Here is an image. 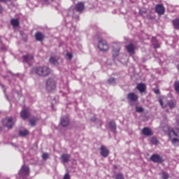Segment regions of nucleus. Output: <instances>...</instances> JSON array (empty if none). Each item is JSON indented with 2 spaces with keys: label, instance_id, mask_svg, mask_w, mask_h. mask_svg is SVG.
I'll list each match as a JSON object with an SVG mask.
<instances>
[{
  "label": "nucleus",
  "instance_id": "1",
  "mask_svg": "<svg viewBox=\"0 0 179 179\" xmlns=\"http://www.w3.org/2000/svg\"><path fill=\"white\" fill-rule=\"evenodd\" d=\"M34 72H35L38 76L45 78L51 73V69L47 66H36L34 68Z\"/></svg>",
  "mask_w": 179,
  "mask_h": 179
},
{
  "label": "nucleus",
  "instance_id": "2",
  "mask_svg": "<svg viewBox=\"0 0 179 179\" xmlns=\"http://www.w3.org/2000/svg\"><path fill=\"white\" fill-rule=\"evenodd\" d=\"M159 101L162 108H166V107L169 106V108L173 109L175 108L176 106H177V101H176V99L170 100L166 103V99H160Z\"/></svg>",
  "mask_w": 179,
  "mask_h": 179
},
{
  "label": "nucleus",
  "instance_id": "3",
  "mask_svg": "<svg viewBox=\"0 0 179 179\" xmlns=\"http://www.w3.org/2000/svg\"><path fill=\"white\" fill-rule=\"evenodd\" d=\"M98 48L100 50V51L106 52L108 51V50L110 49V46L108 45V43H107V41H106V40L101 38L98 42Z\"/></svg>",
  "mask_w": 179,
  "mask_h": 179
},
{
  "label": "nucleus",
  "instance_id": "4",
  "mask_svg": "<svg viewBox=\"0 0 179 179\" xmlns=\"http://www.w3.org/2000/svg\"><path fill=\"white\" fill-rule=\"evenodd\" d=\"M46 89L48 92L55 90V89H57V82H55L53 78H48L46 80Z\"/></svg>",
  "mask_w": 179,
  "mask_h": 179
},
{
  "label": "nucleus",
  "instance_id": "5",
  "mask_svg": "<svg viewBox=\"0 0 179 179\" xmlns=\"http://www.w3.org/2000/svg\"><path fill=\"white\" fill-rule=\"evenodd\" d=\"M3 122V125H4V127H6L7 128H8V129H10V128H12L13 127V118H12V117H6L5 119H3L2 120Z\"/></svg>",
  "mask_w": 179,
  "mask_h": 179
},
{
  "label": "nucleus",
  "instance_id": "6",
  "mask_svg": "<svg viewBox=\"0 0 179 179\" xmlns=\"http://www.w3.org/2000/svg\"><path fill=\"white\" fill-rule=\"evenodd\" d=\"M150 160L153 162V163H163L164 162L163 157H160L159 154H153L150 157Z\"/></svg>",
  "mask_w": 179,
  "mask_h": 179
},
{
  "label": "nucleus",
  "instance_id": "7",
  "mask_svg": "<svg viewBox=\"0 0 179 179\" xmlns=\"http://www.w3.org/2000/svg\"><path fill=\"white\" fill-rule=\"evenodd\" d=\"M120 50H121V47L119 45L114 44L113 45L112 54H113V58H117V57L120 55Z\"/></svg>",
  "mask_w": 179,
  "mask_h": 179
},
{
  "label": "nucleus",
  "instance_id": "8",
  "mask_svg": "<svg viewBox=\"0 0 179 179\" xmlns=\"http://www.w3.org/2000/svg\"><path fill=\"white\" fill-rule=\"evenodd\" d=\"M34 58V57L31 55H24L22 56V59H23L22 62L24 64H28V65H31V61H33Z\"/></svg>",
  "mask_w": 179,
  "mask_h": 179
},
{
  "label": "nucleus",
  "instance_id": "9",
  "mask_svg": "<svg viewBox=\"0 0 179 179\" xmlns=\"http://www.w3.org/2000/svg\"><path fill=\"white\" fill-rule=\"evenodd\" d=\"M30 173V169L29 166L23 165L19 172L20 176H29Z\"/></svg>",
  "mask_w": 179,
  "mask_h": 179
},
{
  "label": "nucleus",
  "instance_id": "10",
  "mask_svg": "<svg viewBox=\"0 0 179 179\" xmlns=\"http://www.w3.org/2000/svg\"><path fill=\"white\" fill-rule=\"evenodd\" d=\"M100 153L103 157H108V155H110V151L108 150V149H107V148H106V146L101 145L100 148Z\"/></svg>",
  "mask_w": 179,
  "mask_h": 179
},
{
  "label": "nucleus",
  "instance_id": "11",
  "mask_svg": "<svg viewBox=\"0 0 179 179\" xmlns=\"http://www.w3.org/2000/svg\"><path fill=\"white\" fill-rule=\"evenodd\" d=\"M166 8L162 4H158L155 6V12L158 13V15H164V12Z\"/></svg>",
  "mask_w": 179,
  "mask_h": 179
},
{
  "label": "nucleus",
  "instance_id": "12",
  "mask_svg": "<svg viewBox=\"0 0 179 179\" xmlns=\"http://www.w3.org/2000/svg\"><path fill=\"white\" fill-rule=\"evenodd\" d=\"M163 131L164 132H169V136H178V134H177L174 130H170V127L167 125L163 127Z\"/></svg>",
  "mask_w": 179,
  "mask_h": 179
},
{
  "label": "nucleus",
  "instance_id": "13",
  "mask_svg": "<svg viewBox=\"0 0 179 179\" xmlns=\"http://www.w3.org/2000/svg\"><path fill=\"white\" fill-rule=\"evenodd\" d=\"M141 134L145 136H152L153 135V131L149 127H144L142 129Z\"/></svg>",
  "mask_w": 179,
  "mask_h": 179
},
{
  "label": "nucleus",
  "instance_id": "14",
  "mask_svg": "<svg viewBox=\"0 0 179 179\" xmlns=\"http://www.w3.org/2000/svg\"><path fill=\"white\" fill-rule=\"evenodd\" d=\"M20 115L22 120H27L30 117V111H29V109H24L21 111Z\"/></svg>",
  "mask_w": 179,
  "mask_h": 179
},
{
  "label": "nucleus",
  "instance_id": "15",
  "mask_svg": "<svg viewBox=\"0 0 179 179\" xmlns=\"http://www.w3.org/2000/svg\"><path fill=\"white\" fill-rule=\"evenodd\" d=\"M126 50L130 55H134V54H135V46H134V44L132 43L126 45Z\"/></svg>",
  "mask_w": 179,
  "mask_h": 179
},
{
  "label": "nucleus",
  "instance_id": "16",
  "mask_svg": "<svg viewBox=\"0 0 179 179\" xmlns=\"http://www.w3.org/2000/svg\"><path fill=\"white\" fill-rule=\"evenodd\" d=\"M139 97L134 92L129 93L127 94V100L129 101H137Z\"/></svg>",
  "mask_w": 179,
  "mask_h": 179
},
{
  "label": "nucleus",
  "instance_id": "17",
  "mask_svg": "<svg viewBox=\"0 0 179 179\" xmlns=\"http://www.w3.org/2000/svg\"><path fill=\"white\" fill-rule=\"evenodd\" d=\"M108 125L111 132H113V134H117V124H115V122L112 120L109 122Z\"/></svg>",
  "mask_w": 179,
  "mask_h": 179
},
{
  "label": "nucleus",
  "instance_id": "18",
  "mask_svg": "<svg viewBox=\"0 0 179 179\" xmlns=\"http://www.w3.org/2000/svg\"><path fill=\"white\" fill-rule=\"evenodd\" d=\"M76 12H79V13H82L83 10H85V4L83 3H78L76 5Z\"/></svg>",
  "mask_w": 179,
  "mask_h": 179
},
{
  "label": "nucleus",
  "instance_id": "19",
  "mask_svg": "<svg viewBox=\"0 0 179 179\" xmlns=\"http://www.w3.org/2000/svg\"><path fill=\"white\" fill-rule=\"evenodd\" d=\"M69 159H71V155H69V154H63L60 157L62 163H68V162H69Z\"/></svg>",
  "mask_w": 179,
  "mask_h": 179
},
{
  "label": "nucleus",
  "instance_id": "20",
  "mask_svg": "<svg viewBox=\"0 0 179 179\" xmlns=\"http://www.w3.org/2000/svg\"><path fill=\"white\" fill-rule=\"evenodd\" d=\"M60 124L63 127H68V125H69V118H68V117H62Z\"/></svg>",
  "mask_w": 179,
  "mask_h": 179
},
{
  "label": "nucleus",
  "instance_id": "21",
  "mask_svg": "<svg viewBox=\"0 0 179 179\" xmlns=\"http://www.w3.org/2000/svg\"><path fill=\"white\" fill-rule=\"evenodd\" d=\"M35 38L37 41H43V40H44V34L40 31H38L35 34Z\"/></svg>",
  "mask_w": 179,
  "mask_h": 179
},
{
  "label": "nucleus",
  "instance_id": "22",
  "mask_svg": "<svg viewBox=\"0 0 179 179\" xmlns=\"http://www.w3.org/2000/svg\"><path fill=\"white\" fill-rule=\"evenodd\" d=\"M136 88L138 89L140 93H143V92L146 90V85L143 83H139L137 85Z\"/></svg>",
  "mask_w": 179,
  "mask_h": 179
},
{
  "label": "nucleus",
  "instance_id": "23",
  "mask_svg": "<svg viewBox=\"0 0 179 179\" xmlns=\"http://www.w3.org/2000/svg\"><path fill=\"white\" fill-rule=\"evenodd\" d=\"M173 26L176 30H179V18H176L172 21Z\"/></svg>",
  "mask_w": 179,
  "mask_h": 179
},
{
  "label": "nucleus",
  "instance_id": "24",
  "mask_svg": "<svg viewBox=\"0 0 179 179\" xmlns=\"http://www.w3.org/2000/svg\"><path fill=\"white\" fill-rule=\"evenodd\" d=\"M37 121H38L37 117L31 118L29 120V124L30 125H31V127H36V124H37Z\"/></svg>",
  "mask_w": 179,
  "mask_h": 179
},
{
  "label": "nucleus",
  "instance_id": "25",
  "mask_svg": "<svg viewBox=\"0 0 179 179\" xmlns=\"http://www.w3.org/2000/svg\"><path fill=\"white\" fill-rule=\"evenodd\" d=\"M29 131L27 129L21 130L19 132L20 136H27V135H29Z\"/></svg>",
  "mask_w": 179,
  "mask_h": 179
},
{
  "label": "nucleus",
  "instance_id": "26",
  "mask_svg": "<svg viewBox=\"0 0 179 179\" xmlns=\"http://www.w3.org/2000/svg\"><path fill=\"white\" fill-rule=\"evenodd\" d=\"M10 23L14 27H17L19 26V20L12 19Z\"/></svg>",
  "mask_w": 179,
  "mask_h": 179
},
{
  "label": "nucleus",
  "instance_id": "27",
  "mask_svg": "<svg viewBox=\"0 0 179 179\" xmlns=\"http://www.w3.org/2000/svg\"><path fill=\"white\" fill-rule=\"evenodd\" d=\"M50 64L52 65H58V60H57L55 57H52L49 59Z\"/></svg>",
  "mask_w": 179,
  "mask_h": 179
},
{
  "label": "nucleus",
  "instance_id": "28",
  "mask_svg": "<svg viewBox=\"0 0 179 179\" xmlns=\"http://www.w3.org/2000/svg\"><path fill=\"white\" fill-rule=\"evenodd\" d=\"M171 143H173V145H174V146H179V139L177 138H173L171 140Z\"/></svg>",
  "mask_w": 179,
  "mask_h": 179
},
{
  "label": "nucleus",
  "instance_id": "29",
  "mask_svg": "<svg viewBox=\"0 0 179 179\" xmlns=\"http://www.w3.org/2000/svg\"><path fill=\"white\" fill-rule=\"evenodd\" d=\"M173 87L176 92H179V81L178 80L175 81Z\"/></svg>",
  "mask_w": 179,
  "mask_h": 179
},
{
  "label": "nucleus",
  "instance_id": "30",
  "mask_svg": "<svg viewBox=\"0 0 179 179\" xmlns=\"http://www.w3.org/2000/svg\"><path fill=\"white\" fill-rule=\"evenodd\" d=\"M176 129L178 132H179V116L176 117Z\"/></svg>",
  "mask_w": 179,
  "mask_h": 179
},
{
  "label": "nucleus",
  "instance_id": "31",
  "mask_svg": "<svg viewBox=\"0 0 179 179\" xmlns=\"http://www.w3.org/2000/svg\"><path fill=\"white\" fill-rule=\"evenodd\" d=\"M108 82L110 84V85H115V79L114 78H110L108 79Z\"/></svg>",
  "mask_w": 179,
  "mask_h": 179
},
{
  "label": "nucleus",
  "instance_id": "32",
  "mask_svg": "<svg viewBox=\"0 0 179 179\" xmlns=\"http://www.w3.org/2000/svg\"><path fill=\"white\" fill-rule=\"evenodd\" d=\"M145 110L142 108V106L137 107L136 108V113H143Z\"/></svg>",
  "mask_w": 179,
  "mask_h": 179
},
{
  "label": "nucleus",
  "instance_id": "33",
  "mask_svg": "<svg viewBox=\"0 0 179 179\" xmlns=\"http://www.w3.org/2000/svg\"><path fill=\"white\" fill-rule=\"evenodd\" d=\"M164 55H160V57H159V62L161 63V64H163V62H164V61H166V59H164Z\"/></svg>",
  "mask_w": 179,
  "mask_h": 179
},
{
  "label": "nucleus",
  "instance_id": "34",
  "mask_svg": "<svg viewBox=\"0 0 179 179\" xmlns=\"http://www.w3.org/2000/svg\"><path fill=\"white\" fill-rule=\"evenodd\" d=\"M151 142L152 143H153V145H157V143H159V141H157V138L153 137L152 139H151Z\"/></svg>",
  "mask_w": 179,
  "mask_h": 179
},
{
  "label": "nucleus",
  "instance_id": "35",
  "mask_svg": "<svg viewBox=\"0 0 179 179\" xmlns=\"http://www.w3.org/2000/svg\"><path fill=\"white\" fill-rule=\"evenodd\" d=\"M115 179H124L122 173H117L115 176Z\"/></svg>",
  "mask_w": 179,
  "mask_h": 179
},
{
  "label": "nucleus",
  "instance_id": "36",
  "mask_svg": "<svg viewBox=\"0 0 179 179\" xmlns=\"http://www.w3.org/2000/svg\"><path fill=\"white\" fill-rule=\"evenodd\" d=\"M162 178L163 179H169V173L166 172L162 173Z\"/></svg>",
  "mask_w": 179,
  "mask_h": 179
},
{
  "label": "nucleus",
  "instance_id": "37",
  "mask_svg": "<svg viewBox=\"0 0 179 179\" xmlns=\"http://www.w3.org/2000/svg\"><path fill=\"white\" fill-rule=\"evenodd\" d=\"M43 160H47V159H48V153H43Z\"/></svg>",
  "mask_w": 179,
  "mask_h": 179
},
{
  "label": "nucleus",
  "instance_id": "38",
  "mask_svg": "<svg viewBox=\"0 0 179 179\" xmlns=\"http://www.w3.org/2000/svg\"><path fill=\"white\" fill-rule=\"evenodd\" d=\"M63 179H71V175H69V173H66V174L64 176Z\"/></svg>",
  "mask_w": 179,
  "mask_h": 179
},
{
  "label": "nucleus",
  "instance_id": "39",
  "mask_svg": "<svg viewBox=\"0 0 179 179\" xmlns=\"http://www.w3.org/2000/svg\"><path fill=\"white\" fill-rule=\"evenodd\" d=\"M152 44L154 45L155 48H160V45H159V43L155 44L154 41H152Z\"/></svg>",
  "mask_w": 179,
  "mask_h": 179
},
{
  "label": "nucleus",
  "instance_id": "40",
  "mask_svg": "<svg viewBox=\"0 0 179 179\" xmlns=\"http://www.w3.org/2000/svg\"><path fill=\"white\" fill-rule=\"evenodd\" d=\"M66 57H68L69 59H71V58H73V55H72V53L71 52H67L66 53Z\"/></svg>",
  "mask_w": 179,
  "mask_h": 179
},
{
  "label": "nucleus",
  "instance_id": "41",
  "mask_svg": "<svg viewBox=\"0 0 179 179\" xmlns=\"http://www.w3.org/2000/svg\"><path fill=\"white\" fill-rule=\"evenodd\" d=\"M153 92L155 93V94H160V90L159 89H154Z\"/></svg>",
  "mask_w": 179,
  "mask_h": 179
},
{
  "label": "nucleus",
  "instance_id": "42",
  "mask_svg": "<svg viewBox=\"0 0 179 179\" xmlns=\"http://www.w3.org/2000/svg\"><path fill=\"white\" fill-rule=\"evenodd\" d=\"M0 86L2 87V89H3V92L5 93L6 90H5V86H3V85L0 83Z\"/></svg>",
  "mask_w": 179,
  "mask_h": 179
},
{
  "label": "nucleus",
  "instance_id": "43",
  "mask_svg": "<svg viewBox=\"0 0 179 179\" xmlns=\"http://www.w3.org/2000/svg\"><path fill=\"white\" fill-rule=\"evenodd\" d=\"M3 12V8H2V6H0V13H2Z\"/></svg>",
  "mask_w": 179,
  "mask_h": 179
},
{
  "label": "nucleus",
  "instance_id": "44",
  "mask_svg": "<svg viewBox=\"0 0 179 179\" xmlns=\"http://www.w3.org/2000/svg\"><path fill=\"white\" fill-rule=\"evenodd\" d=\"M0 2H6V0H0Z\"/></svg>",
  "mask_w": 179,
  "mask_h": 179
},
{
  "label": "nucleus",
  "instance_id": "45",
  "mask_svg": "<svg viewBox=\"0 0 179 179\" xmlns=\"http://www.w3.org/2000/svg\"><path fill=\"white\" fill-rule=\"evenodd\" d=\"M166 112L169 113V110H166Z\"/></svg>",
  "mask_w": 179,
  "mask_h": 179
},
{
  "label": "nucleus",
  "instance_id": "46",
  "mask_svg": "<svg viewBox=\"0 0 179 179\" xmlns=\"http://www.w3.org/2000/svg\"><path fill=\"white\" fill-rule=\"evenodd\" d=\"M69 12H71V9H70Z\"/></svg>",
  "mask_w": 179,
  "mask_h": 179
},
{
  "label": "nucleus",
  "instance_id": "47",
  "mask_svg": "<svg viewBox=\"0 0 179 179\" xmlns=\"http://www.w3.org/2000/svg\"><path fill=\"white\" fill-rule=\"evenodd\" d=\"M178 95H179V92H178Z\"/></svg>",
  "mask_w": 179,
  "mask_h": 179
}]
</instances>
